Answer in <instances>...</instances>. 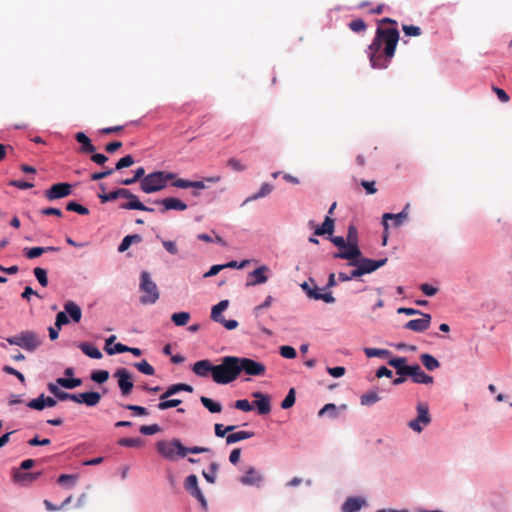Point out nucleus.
I'll return each instance as SVG.
<instances>
[{"label":"nucleus","instance_id":"obj_22","mask_svg":"<svg viewBox=\"0 0 512 512\" xmlns=\"http://www.w3.org/2000/svg\"><path fill=\"white\" fill-rule=\"evenodd\" d=\"M262 480V475L254 467H249L240 478V482L243 485H259Z\"/></svg>","mask_w":512,"mask_h":512},{"label":"nucleus","instance_id":"obj_47","mask_svg":"<svg viewBox=\"0 0 512 512\" xmlns=\"http://www.w3.org/2000/svg\"><path fill=\"white\" fill-rule=\"evenodd\" d=\"M118 444L124 447H141L143 440L141 438H121Z\"/></svg>","mask_w":512,"mask_h":512},{"label":"nucleus","instance_id":"obj_21","mask_svg":"<svg viewBox=\"0 0 512 512\" xmlns=\"http://www.w3.org/2000/svg\"><path fill=\"white\" fill-rule=\"evenodd\" d=\"M192 371L200 377H207L209 374L213 377L214 365L207 359L194 363Z\"/></svg>","mask_w":512,"mask_h":512},{"label":"nucleus","instance_id":"obj_30","mask_svg":"<svg viewBox=\"0 0 512 512\" xmlns=\"http://www.w3.org/2000/svg\"><path fill=\"white\" fill-rule=\"evenodd\" d=\"M273 191V186L269 183H263L259 189V191L249 197H247L244 202L242 203V206L246 205L249 202L255 201L257 199L263 198L265 196H268Z\"/></svg>","mask_w":512,"mask_h":512},{"label":"nucleus","instance_id":"obj_16","mask_svg":"<svg viewBox=\"0 0 512 512\" xmlns=\"http://www.w3.org/2000/svg\"><path fill=\"white\" fill-rule=\"evenodd\" d=\"M387 261H388L387 258H383V259H379V260H373V259H369V258H360L357 260L356 265H359V267L361 268L363 275H364V274H368V273H372V272L376 271L378 268L384 266L387 263Z\"/></svg>","mask_w":512,"mask_h":512},{"label":"nucleus","instance_id":"obj_63","mask_svg":"<svg viewBox=\"0 0 512 512\" xmlns=\"http://www.w3.org/2000/svg\"><path fill=\"white\" fill-rule=\"evenodd\" d=\"M403 32L406 36H419L421 35V29L414 25H403Z\"/></svg>","mask_w":512,"mask_h":512},{"label":"nucleus","instance_id":"obj_51","mask_svg":"<svg viewBox=\"0 0 512 512\" xmlns=\"http://www.w3.org/2000/svg\"><path fill=\"white\" fill-rule=\"evenodd\" d=\"M273 297L272 296H267L265 301L263 303H261L260 305L256 306L254 309H253V314L256 318H259L260 317V314L262 312L263 309H266V308H269L271 305H272V302H273Z\"/></svg>","mask_w":512,"mask_h":512},{"label":"nucleus","instance_id":"obj_46","mask_svg":"<svg viewBox=\"0 0 512 512\" xmlns=\"http://www.w3.org/2000/svg\"><path fill=\"white\" fill-rule=\"evenodd\" d=\"M134 366L145 375L152 376L155 374V369L146 360L135 363Z\"/></svg>","mask_w":512,"mask_h":512},{"label":"nucleus","instance_id":"obj_48","mask_svg":"<svg viewBox=\"0 0 512 512\" xmlns=\"http://www.w3.org/2000/svg\"><path fill=\"white\" fill-rule=\"evenodd\" d=\"M33 272L40 285L46 287L48 285L47 271L43 268L36 267Z\"/></svg>","mask_w":512,"mask_h":512},{"label":"nucleus","instance_id":"obj_2","mask_svg":"<svg viewBox=\"0 0 512 512\" xmlns=\"http://www.w3.org/2000/svg\"><path fill=\"white\" fill-rule=\"evenodd\" d=\"M156 449L161 456L170 461H174L178 457L184 458L189 453L199 454L211 452V449L207 447H185L179 439H172L170 441H158L156 444Z\"/></svg>","mask_w":512,"mask_h":512},{"label":"nucleus","instance_id":"obj_39","mask_svg":"<svg viewBox=\"0 0 512 512\" xmlns=\"http://www.w3.org/2000/svg\"><path fill=\"white\" fill-rule=\"evenodd\" d=\"M200 401L211 413H220L222 411V405L220 403L215 402L206 396H201Z\"/></svg>","mask_w":512,"mask_h":512},{"label":"nucleus","instance_id":"obj_10","mask_svg":"<svg viewBox=\"0 0 512 512\" xmlns=\"http://www.w3.org/2000/svg\"><path fill=\"white\" fill-rule=\"evenodd\" d=\"M114 377L118 379V386L122 395H129L134 387L130 372L125 368H120L115 372Z\"/></svg>","mask_w":512,"mask_h":512},{"label":"nucleus","instance_id":"obj_1","mask_svg":"<svg viewBox=\"0 0 512 512\" xmlns=\"http://www.w3.org/2000/svg\"><path fill=\"white\" fill-rule=\"evenodd\" d=\"M398 41L399 31L396 28L378 27L367 50L371 66L375 69L387 68L395 55Z\"/></svg>","mask_w":512,"mask_h":512},{"label":"nucleus","instance_id":"obj_17","mask_svg":"<svg viewBox=\"0 0 512 512\" xmlns=\"http://www.w3.org/2000/svg\"><path fill=\"white\" fill-rule=\"evenodd\" d=\"M408 210H409V204H407L400 213H397V214L385 213V214H383L382 224L384 226V230L387 231L388 227H389L387 220H393V224L395 227L401 226L405 222V220L408 218Z\"/></svg>","mask_w":512,"mask_h":512},{"label":"nucleus","instance_id":"obj_6","mask_svg":"<svg viewBox=\"0 0 512 512\" xmlns=\"http://www.w3.org/2000/svg\"><path fill=\"white\" fill-rule=\"evenodd\" d=\"M7 342L31 352L36 350L41 344L38 335L33 331H23L18 335L7 338Z\"/></svg>","mask_w":512,"mask_h":512},{"label":"nucleus","instance_id":"obj_64","mask_svg":"<svg viewBox=\"0 0 512 512\" xmlns=\"http://www.w3.org/2000/svg\"><path fill=\"white\" fill-rule=\"evenodd\" d=\"M234 406L236 409L242 410L244 412H249L253 409V406L247 399L237 400Z\"/></svg>","mask_w":512,"mask_h":512},{"label":"nucleus","instance_id":"obj_9","mask_svg":"<svg viewBox=\"0 0 512 512\" xmlns=\"http://www.w3.org/2000/svg\"><path fill=\"white\" fill-rule=\"evenodd\" d=\"M72 193V186L69 183H57L52 185L44 193L45 197L49 201L56 199H62L69 196Z\"/></svg>","mask_w":512,"mask_h":512},{"label":"nucleus","instance_id":"obj_52","mask_svg":"<svg viewBox=\"0 0 512 512\" xmlns=\"http://www.w3.org/2000/svg\"><path fill=\"white\" fill-rule=\"evenodd\" d=\"M27 406L34 410H43L45 408L44 394H41L38 398L30 400L27 403Z\"/></svg>","mask_w":512,"mask_h":512},{"label":"nucleus","instance_id":"obj_45","mask_svg":"<svg viewBox=\"0 0 512 512\" xmlns=\"http://www.w3.org/2000/svg\"><path fill=\"white\" fill-rule=\"evenodd\" d=\"M66 210L76 212L80 215H88L89 214V210L86 207L82 206L81 204H79L75 201L68 202L66 205Z\"/></svg>","mask_w":512,"mask_h":512},{"label":"nucleus","instance_id":"obj_5","mask_svg":"<svg viewBox=\"0 0 512 512\" xmlns=\"http://www.w3.org/2000/svg\"><path fill=\"white\" fill-rule=\"evenodd\" d=\"M139 290L142 293L140 302L143 305L154 304L159 299V289L147 271H143L140 275Z\"/></svg>","mask_w":512,"mask_h":512},{"label":"nucleus","instance_id":"obj_3","mask_svg":"<svg viewBox=\"0 0 512 512\" xmlns=\"http://www.w3.org/2000/svg\"><path fill=\"white\" fill-rule=\"evenodd\" d=\"M237 363L236 356L223 357L220 364L214 365L213 381L217 384H228L236 380L239 376Z\"/></svg>","mask_w":512,"mask_h":512},{"label":"nucleus","instance_id":"obj_20","mask_svg":"<svg viewBox=\"0 0 512 512\" xmlns=\"http://www.w3.org/2000/svg\"><path fill=\"white\" fill-rule=\"evenodd\" d=\"M41 472H26V470H16L13 474V479L16 483L21 485H28L37 480Z\"/></svg>","mask_w":512,"mask_h":512},{"label":"nucleus","instance_id":"obj_15","mask_svg":"<svg viewBox=\"0 0 512 512\" xmlns=\"http://www.w3.org/2000/svg\"><path fill=\"white\" fill-rule=\"evenodd\" d=\"M269 268L266 265H262L248 274L246 286H256L267 282L268 276L266 273Z\"/></svg>","mask_w":512,"mask_h":512},{"label":"nucleus","instance_id":"obj_59","mask_svg":"<svg viewBox=\"0 0 512 512\" xmlns=\"http://www.w3.org/2000/svg\"><path fill=\"white\" fill-rule=\"evenodd\" d=\"M347 244L358 243V230L354 225L348 227Z\"/></svg>","mask_w":512,"mask_h":512},{"label":"nucleus","instance_id":"obj_42","mask_svg":"<svg viewBox=\"0 0 512 512\" xmlns=\"http://www.w3.org/2000/svg\"><path fill=\"white\" fill-rule=\"evenodd\" d=\"M47 388L57 399L61 401L68 400V392L62 391L57 384L49 383Z\"/></svg>","mask_w":512,"mask_h":512},{"label":"nucleus","instance_id":"obj_25","mask_svg":"<svg viewBox=\"0 0 512 512\" xmlns=\"http://www.w3.org/2000/svg\"><path fill=\"white\" fill-rule=\"evenodd\" d=\"M59 251L58 247L48 246V247H31V248H24L23 252L24 255L28 259H34L39 256H41L45 252H56Z\"/></svg>","mask_w":512,"mask_h":512},{"label":"nucleus","instance_id":"obj_61","mask_svg":"<svg viewBox=\"0 0 512 512\" xmlns=\"http://www.w3.org/2000/svg\"><path fill=\"white\" fill-rule=\"evenodd\" d=\"M280 355L287 359H293L296 357V350L292 346H281Z\"/></svg>","mask_w":512,"mask_h":512},{"label":"nucleus","instance_id":"obj_24","mask_svg":"<svg viewBox=\"0 0 512 512\" xmlns=\"http://www.w3.org/2000/svg\"><path fill=\"white\" fill-rule=\"evenodd\" d=\"M120 208L121 209H126V210H140V211H147V212H153L154 211L153 208L145 206L139 200V198L136 195H134V194L131 195V197L129 199V202L122 203L120 205Z\"/></svg>","mask_w":512,"mask_h":512},{"label":"nucleus","instance_id":"obj_62","mask_svg":"<svg viewBox=\"0 0 512 512\" xmlns=\"http://www.w3.org/2000/svg\"><path fill=\"white\" fill-rule=\"evenodd\" d=\"M123 407L127 410L135 412L139 416H146L148 415V410L143 406L133 405V404H127L123 405Z\"/></svg>","mask_w":512,"mask_h":512},{"label":"nucleus","instance_id":"obj_4","mask_svg":"<svg viewBox=\"0 0 512 512\" xmlns=\"http://www.w3.org/2000/svg\"><path fill=\"white\" fill-rule=\"evenodd\" d=\"M175 178L171 172L156 171L146 175L140 182L141 190L147 194L158 192L164 189L168 180Z\"/></svg>","mask_w":512,"mask_h":512},{"label":"nucleus","instance_id":"obj_12","mask_svg":"<svg viewBox=\"0 0 512 512\" xmlns=\"http://www.w3.org/2000/svg\"><path fill=\"white\" fill-rule=\"evenodd\" d=\"M420 315L422 316V318L408 321L404 325V328L414 332L426 331L431 324V315L428 313H420Z\"/></svg>","mask_w":512,"mask_h":512},{"label":"nucleus","instance_id":"obj_23","mask_svg":"<svg viewBox=\"0 0 512 512\" xmlns=\"http://www.w3.org/2000/svg\"><path fill=\"white\" fill-rule=\"evenodd\" d=\"M322 291H324V290L320 289L316 285H314L311 288V291H308V297L313 300H322L325 303H334L335 302V298L331 292L323 293Z\"/></svg>","mask_w":512,"mask_h":512},{"label":"nucleus","instance_id":"obj_37","mask_svg":"<svg viewBox=\"0 0 512 512\" xmlns=\"http://www.w3.org/2000/svg\"><path fill=\"white\" fill-rule=\"evenodd\" d=\"M228 305H229L228 300H222L218 304L213 306L212 311H211L212 320L219 323L223 318L221 316V313L227 309Z\"/></svg>","mask_w":512,"mask_h":512},{"label":"nucleus","instance_id":"obj_34","mask_svg":"<svg viewBox=\"0 0 512 512\" xmlns=\"http://www.w3.org/2000/svg\"><path fill=\"white\" fill-rule=\"evenodd\" d=\"M254 436V432L251 431H237L234 433H230L226 436V443L233 444L245 439H249Z\"/></svg>","mask_w":512,"mask_h":512},{"label":"nucleus","instance_id":"obj_35","mask_svg":"<svg viewBox=\"0 0 512 512\" xmlns=\"http://www.w3.org/2000/svg\"><path fill=\"white\" fill-rule=\"evenodd\" d=\"M80 397L82 403L90 407L96 406L101 400V395L98 392L93 391L80 393Z\"/></svg>","mask_w":512,"mask_h":512},{"label":"nucleus","instance_id":"obj_14","mask_svg":"<svg viewBox=\"0 0 512 512\" xmlns=\"http://www.w3.org/2000/svg\"><path fill=\"white\" fill-rule=\"evenodd\" d=\"M406 376H411L412 381L414 383L421 384H432L433 377L426 374L418 364L412 365L410 368L406 369Z\"/></svg>","mask_w":512,"mask_h":512},{"label":"nucleus","instance_id":"obj_31","mask_svg":"<svg viewBox=\"0 0 512 512\" xmlns=\"http://www.w3.org/2000/svg\"><path fill=\"white\" fill-rule=\"evenodd\" d=\"M65 312L68 313L71 317V319L78 323L81 320L82 317V311L81 308L73 301H67L64 304Z\"/></svg>","mask_w":512,"mask_h":512},{"label":"nucleus","instance_id":"obj_33","mask_svg":"<svg viewBox=\"0 0 512 512\" xmlns=\"http://www.w3.org/2000/svg\"><path fill=\"white\" fill-rule=\"evenodd\" d=\"M79 348L85 355H87L90 358H93V359L102 358L101 351L96 346H94L92 344H89L86 342L80 343Z\"/></svg>","mask_w":512,"mask_h":512},{"label":"nucleus","instance_id":"obj_26","mask_svg":"<svg viewBox=\"0 0 512 512\" xmlns=\"http://www.w3.org/2000/svg\"><path fill=\"white\" fill-rule=\"evenodd\" d=\"M75 139L77 142L81 144L80 152L82 153H94L96 150V147L91 143V140L86 136L83 132H78L75 135Z\"/></svg>","mask_w":512,"mask_h":512},{"label":"nucleus","instance_id":"obj_41","mask_svg":"<svg viewBox=\"0 0 512 512\" xmlns=\"http://www.w3.org/2000/svg\"><path fill=\"white\" fill-rule=\"evenodd\" d=\"M190 314L188 312H178L171 316V320L176 326H184L188 323Z\"/></svg>","mask_w":512,"mask_h":512},{"label":"nucleus","instance_id":"obj_18","mask_svg":"<svg viewBox=\"0 0 512 512\" xmlns=\"http://www.w3.org/2000/svg\"><path fill=\"white\" fill-rule=\"evenodd\" d=\"M252 396L256 399L254 405L260 415L268 414L271 411V398L269 395L261 392H253Z\"/></svg>","mask_w":512,"mask_h":512},{"label":"nucleus","instance_id":"obj_60","mask_svg":"<svg viewBox=\"0 0 512 512\" xmlns=\"http://www.w3.org/2000/svg\"><path fill=\"white\" fill-rule=\"evenodd\" d=\"M128 350H129V347L124 344H121V343L115 344V346L113 348L105 347V351L109 355H113L116 353H124V352H127Z\"/></svg>","mask_w":512,"mask_h":512},{"label":"nucleus","instance_id":"obj_11","mask_svg":"<svg viewBox=\"0 0 512 512\" xmlns=\"http://www.w3.org/2000/svg\"><path fill=\"white\" fill-rule=\"evenodd\" d=\"M361 256V251L359 249L358 243L347 244V247L344 248L343 251L335 253L333 255L334 258L345 259L349 261L350 266H355L357 260Z\"/></svg>","mask_w":512,"mask_h":512},{"label":"nucleus","instance_id":"obj_13","mask_svg":"<svg viewBox=\"0 0 512 512\" xmlns=\"http://www.w3.org/2000/svg\"><path fill=\"white\" fill-rule=\"evenodd\" d=\"M184 487L193 497L200 501L203 506H206V500L202 491L198 487V479L196 475H189L185 480Z\"/></svg>","mask_w":512,"mask_h":512},{"label":"nucleus","instance_id":"obj_54","mask_svg":"<svg viewBox=\"0 0 512 512\" xmlns=\"http://www.w3.org/2000/svg\"><path fill=\"white\" fill-rule=\"evenodd\" d=\"M181 402L182 401L180 399H170V400L164 399L157 405V407L159 410H166V409H169L172 407L179 406L181 404Z\"/></svg>","mask_w":512,"mask_h":512},{"label":"nucleus","instance_id":"obj_36","mask_svg":"<svg viewBox=\"0 0 512 512\" xmlns=\"http://www.w3.org/2000/svg\"><path fill=\"white\" fill-rule=\"evenodd\" d=\"M420 360L424 367L429 371H433L440 367L439 361L434 356L428 353L420 355Z\"/></svg>","mask_w":512,"mask_h":512},{"label":"nucleus","instance_id":"obj_58","mask_svg":"<svg viewBox=\"0 0 512 512\" xmlns=\"http://www.w3.org/2000/svg\"><path fill=\"white\" fill-rule=\"evenodd\" d=\"M161 431V428L158 424H152V425H143L140 427V432L143 435H154Z\"/></svg>","mask_w":512,"mask_h":512},{"label":"nucleus","instance_id":"obj_27","mask_svg":"<svg viewBox=\"0 0 512 512\" xmlns=\"http://www.w3.org/2000/svg\"><path fill=\"white\" fill-rule=\"evenodd\" d=\"M335 221L330 216H326L323 223L316 227L314 235L321 236L325 234L332 235L334 232Z\"/></svg>","mask_w":512,"mask_h":512},{"label":"nucleus","instance_id":"obj_38","mask_svg":"<svg viewBox=\"0 0 512 512\" xmlns=\"http://www.w3.org/2000/svg\"><path fill=\"white\" fill-rule=\"evenodd\" d=\"M142 237L139 234L127 235L123 238L121 244L118 247L119 252H125L132 243H140Z\"/></svg>","mask_w":512,"mask_h":512},{"label":"nucleus","instance_id":"obj_57","mask_svg":"<svg viewBox=\"0 0 512 512\" xmlns=\"http://www.w3.org/2000/svg\"><path fill=\"white\" fill-rule=\"evenodd\" d=\"M235 428L236 426L234 425L224 427L222 424L216 423L214 426L215 435L217 437H224L227 432H232Z\"/></svg>","mask_w":512,"mask_h":512},{"label":"nucleus","instance_id":"obj_19","mask_svg":"<svg viewBox=\"0 0 512 512\" xmlns=\"http://www.w3.org/2000/svg\"><path fill=\"white\" fill-rule=\"evenodd\" d=\"M155 203L163 205L164 208L161 210V212L163 213L167 210L184 211L187 209V205L183 201L174 197H168L162 200H157L155 201Z\"/></svg>","mask_w":512,"mask_h":512},{"label":"nucleus","instance_id":"obj_49","mask_svg":"<svg viewBox=\"0 0 512 512\" xmlns=\"http://www.w3.org/2000/svg\"><path fill=\"white\" fill-rule=\"evenodd\" d=\"M109 378V372L106 370H97L91 373V379L99 384L106 382Z\"/></svg>","mask_w":512,"mask_h":512},{"label":"nucleus","instance_id":"obj_29","mask_svg":"<svg viewBox=\"0 0 512 512\" xmlns=\"http://www.w3.org/2000/svg\"><path fill=\"white\" fill-rule=\"evenodd\" d=\"M365 504V501L360 499V498H356V497H350L348 498L343 506H342V511L343 512H357L359 511L362 506Z\"/></svg>","mask_w":512,"mask_h":512},{"label":"nucleus","instance_id":"obj_50","mask_svg":"<svg viewBox=\"0 0 512 512\" xmlns=\"http://www.w3.org/2000/svg\"><path fill=\"white\" fill-rule=\"evenodd\" d=\"M295 404V390L294 388H291L284 398V400L281 402V408L282 409H289Z\"/></svg>","mask_w":512,"mask_h":512},{"label":"nucleus","instance_id":"obj_28","mask_svg":"<svg viewBox=\"0 0 512 512\" xmlns=\"http://www.w3.org/2000/svg\"><path fill=\"white\" fill-rule=\"evenodd\" d=\"M180 391H186L191 393L193 391V387L185 383L173 384L169 386L167 390L160 396V399H167Z\"/></svg>","mask_w":512,"mask_h":512},{"label":"nucleus","instance_id":"obj_53","mask_svg":"<svg viewBox=\"0 0 512 512\" xmlns=\"http://www.w3.org/2000/svg\"><path fill=\"white\" fill-rule=\"evenodd\" d=\"M364 352L367 357H384L387 356L390 352L385 349H377V348H365Z\"/></svg>","mask_w":512,"mask_h":512},{"label":"nucleus","instance_id":"obj_7","mask_svg":"<svg viewBox=\"0 0 512 512\" xmlns=\"http://www.w3.org/2000/svg\"><path fill=\"white\" fill-rule=\"evenodd\" d=\"M417 413V417L408 422V427L413 431L420 433L424 426H427L431 422L428 404L422 402L418 403Z\"/></svg>","mask_w":512,"mask_h":512},{"label":"nucleus","instance_id":"obj_40","mask_svg":"<svg viewBox=\"0 0 512 512\" xmlns=\"http://www.w3.org/2000/svg\"><path fill=\"white\" fill-rule=\"evenodd\" d=\"M57 385H60L66 389H73L81 385L82 381L79 378L66 379L58 378L56 381Z\"/></svg>","mask_w":512,"mask_h":512},{"label":"nucleus","instance_id":"obj_56","mask_svg":"<svg viewBox=\"0 0 512 512\" xmlns=\"http://www.w3.org/2000/svg\"><path fill=\"white\" fill-rule=\"evenodd\" d=\"M349 28L353 32L359 33V32L365 31L367 28V25L362 19H355L349 23Z\"/></svg>","mask_w":512,"mask_h":512},{"label":"nucleus","instance_id":"obj_44","mask_svg":"<svg viewBox=\"0 0 512 512\" xmlns=\"http://www.w3.org/2000/svg\"><path fill=\"white\" fill-rule=\"evenodd\" d=\"M380 400L379 395L375 391H369L361 396L362 405H372Z\"/></svg>","mask_w":512,"mask_h":512},{"label":"nucleus","instance_id":"obj_43","mask_svg":"<svg viewBox=\"0 0 512 512\" xmlns=\"http://www.w3.org/2000/svg\"><path fill=\"white\" fill-rule=\"evenodd\" d=\"M209 472L203 471L202 475L205 480L211 484H214L216 481V474L218 471V464L216 462H212L209 467Z\"/></svg>","mask_w":512,"mask_h":512},{"label":"nucleus","instance_id":"obj_55","mask_svg":"<svg viewBox=\"0 0 512 512\" xmlns=\"http://www.w3.org/2000/svg\"><path fill=\"white\" fill-rule=\"evenodd\" d=\"M133 164L134 158L131 155H126L116 163L115 170H121L123 168L130 167Z\"/></svg>","mask_w":512,"mask_h":512},{"label":"nucleus","instance_id":"obj_8","mask_svg":"<svg viewBox=\"0 0 512 512\" xmlns=\"http://www.w3.org/2000/svg\"><path fill=\"white\" fill-rule=\"evenodd\" d=\"M239 374L243 371L250 376H261L264 375L266 367L264 364L257 362L250 358L238 357Z\"/></svg>","mask_w":512,"mask_h":512},{"label":"nucleus","instance_id":"obj_32","mask_svg":"<svg viewBox=\"0 0 512 512\" xmlns=\"http://www.w3.org/2000/svg\"><path fill=\"white\" fill-rule=\"evenodd\" d=\"M407 359L404 357L393 358L388 361V364L396 369L397 374L401 376H406V369L411 366L406 365Z\"/></svg>","mask_w":512,"mask_h":512}]
</instances>
